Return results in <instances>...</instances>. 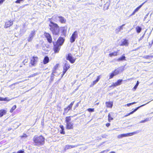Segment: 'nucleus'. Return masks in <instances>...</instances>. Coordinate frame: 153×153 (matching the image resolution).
Returning a JSON list of instances; mask_svg holds the SVG:
<instances>
[{
    "label": "nucleus",
    "instance_id": "1",
    "mask_svg": "<svg viewBox=\"0 0 153 153\" xmlns=\"http://www.w3.org/2000/svg\"><path fill=\"white\" fill-rule=\"evenodd\" d=\"M33 140L34 145L39 146L44 145L45 143V138L42 135H35L33 138Z\"/></svg>",
    "mask_w": 153,
    "mask_h": 153
},
{
    "label": "nucleus",
    "instance_id": "2",
    "mask_svg": "<svg viewBox=\"0 0 153 153\" xmlns=\"http://www.w3.org/2000/svg\"><path fill=\"white\" fill-rule=\"evenodd\" d=\"M49 26L50 27L49 29L53 35H58L59 33V27L58 25L55 23L51 21Z\"/></svg>",
    "mask_w": 153,
    "mask_h": 153
},
{
    "label": "nucleus",
    "instance_id": "3",
    "mask_svg": "<svg viewBox=\"0 0 153 153\" xmlns=\"http://www.w3.org/2000/svg\"><path fill=\"white\" fill-rule=\"evenodd\" d=\"M74 116H68L65 117V122L66 123L65 128L67 130L72 129L74 128V124L71 121V118Z\"/></svg>",
    "mask_w": 153,
    "mask_h": 153
},
{
    "label": "nucleus",
    "instance_id": "4",
    "mask_svg": "<svg viewBox=\"0 0 153 153\" xmlns=\"http://www.w3.org/2000/svg\"><path fill=\"white\" fill-rule=\"evenodd\" d=\"M38 57L37 56H32L30 59L29 66L32 67L35 66L38 62Z\"/></svg>",
    "mask_w": 153,
    "mask_h": 153
},
{
    "label": "nucleus",
    "instance_id": "5",
    "mask_svg": "<svg viewBox=\"0 0 153 153\" xmlns=\"http://www.w3.org/2000/svg\"><path fill=\"white\" fill-rule=\"evenodd\" d=\"M139 132V131H137L131 133L121 134L118 135L117 136V137L118 138H121L123 137H127L128 136H132L134 134L138 133Z\"/></svg>",
    "mask_w": 153,
    "mask_h": 153
},
{
    "label": "nucleus",
    "instance_id": "6",
    "mask_svg": "<svg viewBox=\"0 0 153 153\" xmlns=\"http://www.w3.org/2000/svg\"><path fill=\"white\" fill-rule=\"evenodd\" d=\"M44 37L46 39L48 42L49 43H52V38L51 34L45 32L44 33Z\"/></svg>",
    "mask_w": 153,
    "mask_h": 153
},
{
    "label": "nucleus",
    "instance_id": "7",
    "mask_svg": "<svg viewBox=\"0 0 153 153\" xmlns=\"http://www.w3.org/2000/svg\"><path fill=\"white\" fill-rule=\"evenodd\" d=\"M70 65L68 63H65L63 66L62 73V74L61 77H62L65 74L67 71L70 68Z\"/></svg>",
    "mask_w": 153,
    "mask_h": 153
},
{
    "label": "nucleus",
    "instance_id": "8",
    "mask_svg": "<svg viewBox=\"0 0 153 153\" xmlns=\"http://www.w3.org/2000/svg\"><path fill=\"white\" fill-rule=\"evenodd\" d=\"M66 59L72 64L74 63L76 59V58L74 57L71 53H69L67 54L66 57Z\"/></svg>",
    "mask_w": 153,
    "mask_h": 153
},
{
    "label": "nucleus",
    "instance_id": "9",
    "mask_svg": "<svg viewBox=\"0 0 153 153\" xmlns=\"http://www.w3.org/2000/svg\"><path fill=\"white\" fill-rule=\"evenodd\" d=\"M74 101H73L71 102V103L67 107L64 108V112L63 113V114H65L68 113L70 110H71L73 105L74 103Z\"/></svg>",
    "mask_w": 153,
    "mask_h": 153
},
{
    "label": "nucleus",
    "instance_id": "10",
    "mask_svg": "<svg viewBox=\"0 0 153 153\" xmlns=\"http://www.w3.org/2000/svg\"><path fill=\"white\" fill-rule=\"evenodd\" d=\"M77 33L76 31H75L72 34L70 38V42L72 43L74 42L75 39L77 36Z\"/></svg>",
    "mask_w": 153,
    "mask_h": 153
},
{
    "label": "nucleus",
    "instance_id": "11",
    "mask_svg": "<svg viewBox=\"0 0 153 153\" xmlns=\"http://www.w3.org/2000/svg\"><path fill=\"white\" fill-rule=\"evenodd\" d=\"M60 48V46L58 44H53V50L54 51V53H58Z\"/></svg>",
    "mask_w": 153,
    "mask_h": 153
},
{
    "label": "nucleus",
    "instance_id": "12",
    "mask_svg": "<svg viewBox=\"0 0 153 153\" xmlns=\"http://www.w3.org/2000/svg\"><path fill=\"white\" fill-rule=\"evenodd\" d=\"M13 20H8L6 21L5 23L4 27L5 28H7L10 27L13 24Z\"/></svg>",
    "mask_w": 153,
    "mask_h": 153
},
{
    "label": "nucleus",
    "instance_id": "13",
    "mask_svg": "<svg viewBox=\"0 0 153 153\" xmlns=\"http://www.w3.org/2000/svg\"><path fill=\"white\" fill-rule=\"evenodd\" d=\"M149 102H147V103H146V104H143V105H140V106H139L136 108L134 110H133V111H131V112L129 113H128V114H127L126 115H125L124 117H127V116L129 115H130L131 114H133L134 112H135L140 107H142L143 106H144L146 105V104L149 103Z\"/></svg>",
    "mask_w": 153,
    "mask_h": 153
},
{
    "label": "nucleus",
    "instance_id": "14",
    "mask_svg": "<svg viewBox=\"0 0 153 153\" xmlns=\"http://www.w3.org/2000/svg\"><path fill=\"white\" fill-rule=\"evenodd\" d=\"M35 33L36 31L35 30L31 31L28 39V42H31L32 40L33 37L35 35Z\"/></svg>",
    "mask_w": 153,
    "mask_h": 153
},
{
    "label": "nucleus",
    "instance_id": "15",
    "mask_svg": "<svg viewBox=\"0 0 153 153\" xmlns=\"http://www.w3.org/2000/svg\"><path fill=\"white\" fill-rule=\"evenodd\" d=\"M105 104L106 108H111L113 106V102L112 101H107L105 102Z\"/></svg>",
    "mask_w": 153,
    "mask_h": 153
},
{
    "label": "nucleus",
    "instance_id": "16",
    "mask_svg": "<svg viewBox=\"0 0 153 153\" xmlns=\"http://www.w3.org/2000/svg\"><path fill=\"white\" fill-rule=\"evenodd\" d=\"M101 78V75H99L97 76L96 79L93 81L90 85V87H91L93 86L97 82H98Z\"/></svg>",
    "mask_w": 153,
    "mask_h": 153
},
{
    "label": "nucleus",
    "instance_id": "17",
    "mask_svg": "<svg viewBox=\"0 0 153 153\" xmlns=\"http://www.w3.org/2000/svg\"><path fill=\"white\" fill-rule=\"evenodd\" d=\"M64 39L63 38L61 37H59L57 40L56 44L59 45H61L63 43Z\"/></svg>",
    "mask_w": 153,
    "mask_h": 153
},
{
    "label": "nucleus",
    "instance_id": "18",
    "mask_svg": "<svg viewBox=\"0 0 153 153\" xmlns=\"http://www.w3.org/2000/svg\"><path fill=\"white\" fill-rule=\"evenodd\" d=\"M62 33L64 36H65L66 33L67 31V27L66 26L61 27Z\"/></svg>",
    "mask_w": 153,
    "mask_h": 153
},
{
    "label": "nucleus",
    "instance_id": "19",
    "mask_svg": "<svg viewBox=\"0 0 153 153\" xmlns=\"http://www.w3.org/2000/svg\"><path fill=\"white\" fill-rule=\"evenodd\" d=\"M77 146L67 145L65 146L64 150H66L72 148H75Z\"/></svg>",
    "mask_w": 153,
    "mask_h": 153
},
{
    "label": "nucleus",
    "instance_id": "20",
    "mask_svg": "<svg viewBox=\"0 0 153 153\" xmlns=\"http://www.w3.org/2000/svg\"><path fill=\"white\" fill-rule=\"evenodd\" d=\"M59 19V21L62 24L65 23L66 22V19L64 17L60 16L58 17Z\"/></svg>",
    "mask_w": 153,
    "mask_h": 153
},
{
    "label": "nucleus",
    "instance_id": "21",
    "mask_svg": "<svg viewBox=\"0 0 153 153\" xmlns=\"http://www.w3.org/2000/svg\"><path fill=\"white\" fill-rule=\"evenodd\" d=\"M114 113L113 112H111L109 113L108 115V122H110L111 120H113L114 119V117L113 116L112 114H113Z\"/></svg>",
    "mask_w": 153,
    "mask_h": 153
},
{
    "label": "nucleus",
    "instance_id": "22",
    "mask_svg": "<svg viewBox=\"0 0 153 153\" xmlns=\"http://www.w3.org/2000/svg\"><path fill=\"white\" fill-rule=\"evenodd\" d=\"M119 50H118L117 51H114L113 52H112L110 53L108 56L110 57H112L113 56H116L118 55V53Z\"/></svg>",
    "mask_w": 153,
    "mask_h": 153
},
{
    "label": "nucleus",
    "instance_id": "23",
    "mask_svg": "<svg viewBox=\"0 0 153 153\" xmlns=\"http://www.w3.org/2000/svg\"><path fill=\"white\" fill-rule=\"evenodd\" d=\"M128 40L126 39H124L123 41L122 42L121 44L120 45V46H128Z\"/></svg>",
    "mask_w": 153,
    "mask_h": 153
},
{
    "label": "nucleus",
    "instance_id": "24",
    "mask_svg": "<svg viewBox=\"0 0 153 153\" xmlns=\"http://www.w3.org/2000/svg\"><path fill=\"white\" fill-rule=\"evenodd\" d=\"M59 127L61 128V130L60 131V134H65V128L63 126V125H60L59 126Z\"/></svg>",
    "mask_w": 153,
    "mask_h": 153
},
{
    "label": "nucleus",
    "instance_id": "25",
    "mask_svg": "<svg viewBox=\"0 0 153 153\" xmlns=\"http://www.w3.org/2000/svg\"><path fill=\"white\" fill-rule=\"evenodd\" d=\"M49 61V57L47 56L45 57L43 60V63L44 64L48 63Z\"/></svg>",
    "mask_w": 153,
    "mask_h": 153
},
{
    "label": "nucleus",
    "instance_id": "26",
    "mask_svg": "<svg viewBox=\"0 0 153 153\" xmlns=\"http://www.w3.org/2000/svg\"><path fill=\"white\" fill-rule=\"evenodd\" d=\"M7 111L6 110L2 109L0 110V117H1L6 114Z\"/></svg>",
    "mask_w": 153,
    "mask_h": 153
},
{
    "label": "nucleus",
    "instance_id": "27",
    "mask_svg": "<svg viewBox=\"0 0 153 153\" xmlns=\"http://www.w3.org/2000/svg\"><path fill=\"white\" fill-rule=\"evenodd\" d=\"M147 2V1H145V2H143L142 4L139 5L134 10V11L136 12L138 11L139 9L142 7V6L146 2Z\"/></svg>",
    "mask_w": 153,
    "mask_h": 153
},
{
    "label": "nucleus",
    "instance_id": "28",
    "mask_svg": "<svg viewBox=\"0 0 153 153\" xmlns=\"http://www.w3.org/2000/svg\"><path fill=\"white\" fill-rule=\"evenodd\" d=\"M135 30L136 32L138 33H139L141 32L142 29L140 27L137 26L136 27Z\"/></svg>",
    "mask_w": 153,
    "mask_h": 153
},
{
    "label": "nucleus",
    "instance_id": "29",
    "mask_svg": "<svg viewBox=\"0 0 153 153\" xmlns=\"http://www.w3.org/2000/svg\"><path fill=\"white\" fill-rule=\"evenodd\" d=\"M112 72L113 73H114V74L115 76L118 74L120 73L119 70L118 69H115Z\"/></svg>",
    "mask_w": 153,
    "mask_h": 153
},
{
    "label": "nucleus",
    "instance_id": "30",
    "mask_svg": "<svg viewBox=\"0 0 153 153\" xmlns=\"http://www.w3.org/2000/svg\"><path fill=\"white\" fill-rule=\"evenodd\" d=\"M125 57L123 55L121 57L118 58L117 60L119 61H120L123 60H125Z\"/></svg>",
    "mask_w": 153,
    "mask_h": 153
},
{
    "label": "nucleus",
    "instance_id": "31",
    "mask_svg": "<svg viewBox=\"0 0 153 153\" xmlns=\"http://www.w3.org/2000/svg\"><path fill=\"white\" fill-rule=\"evenodd\" d=\"M54 76H55V75L54 74H51V78L50 79V82H52L53 81Z\"/></svg>",
    "mask_w": 153,
    "mask_h": 153
},
{
    "label": "nucleus",
    "instance_id": "32",
    "mask_svg": "<svg viewBox=\"0 0 153 153\" xmlns=\"http://www.w3.org/2000/svg\"><path fill=\"white\" fill-rule=\"evenodd\" d=\"M16 105H14L13 106L11 109L10 110V113H12L13 111L16 109Z\"/></svg>",
    "mask_w": 153,
    "mask_h": 153
},
{
    "label": "nucleus",
    "instance_id": "33",
    "mask_svg": "<svg viewBox=\"0 0 153 153\" xmlns=\"http://www.w3.org/2000/svg\"><path fill=\"white\" fill-rule=\"evenodd\" d=\"M117 86H118L117 84L115 82V83H113L111 85L109 86V87L110 88H114Z\"/></svg>",
    "mask_w": 153,
    "mask_h": 153
},
{
    "label": "nucleus",
    "instance_id": "34",
    "mask_svg": "<svg viewBox=\"0 0 153 153\" xmlns=\"http://www.w3.org/2000/svg\"><path fill=\"white\" fill-rule=\"evenodd\" d=\"M125 25V24H123L121 26H120L118 29H116V30H117V32H119L121 30L123 29V27Z\"/></svg>",
    "mask_w": 153,
    "mask_h": 153
},
{
    "label": "nucleus",
    "instance_id": "35",
    "mask_svg": "<svg viewBox=\"0 0 153 153\" xmlns=\"http://www.w3.org/2000/svg\"><path fill=\"white\" fill-rule=\"evenodd\" d=\"M123 81L122 79H119L117 80V82H116L117 84V85H120L121 83V82Z\"/></svg>",
    "mask_w": 153,
    "mask_h": 153
},
{
    "label": "nucleus",
    "instance_id": "36",
    "mask_svg": "<svg viewBox=\"0 0 153 153\" xmlns=\"http://www.w3.org/2000/svg\"><path fill=\"white\" fill-rule=\"evenodd\" d=\"M114 76H115V75H114V73H113V72H112L110 74V75L109 76V79H111L112 78L114 77Z\"/></svg>",
    "mask_w": 153,
    "mask_h": 153
},
{
    "label": "nucleus",
    "instance_id": "37",
    "mask_svg": "<svg viewBox=\"0 0 153 153\" xmlns=\"http://www.w3.org/2000/svg\"><path fill=\"white\" fill-rule=\"evenodd\" d=\"M59 64H56L54 67H53V69H55V70H57L58 68H59Z\"/></svg>",
    "mask_w": 153,
    "mask_h": 153
},
{
    "label": "nucleus",
    "instance_id": "38",
    "mask_svg": "<svg viewBox=\"0 0 153 153\" xmlns=\"http://www.w3.org/2000/svg\"><path fill=\"white\" fill-rule=\"evenodd\" d=\"M139 85V82L138 81H137L135 85L134 86V87L133 88V89L134 90H135L137 88V86H138Z\"/></svg>",
    "mask_w": 153,
    "mask_h": 153
},
{
    "label": "nucleus",
    "instance_id": "39",
    "mask_svg": "<svg viewBox=\"0 0 153 153\" xmlns=\"http://www.w3.org/2000/svg\"><path fill=\"white\" fill-rule=\"evenodd\" d=\"M38 74L37 73H35L33 74H31L27 77L28 78H30L31 77H34Z\"/></svg>",
    "mask_w": 153,
    "mask_h": 153
},
{
    "label": "nucleus",
    "instance_id": "40",
    "mask_svg": "<svg viewBox=\"0 0 153 153\" xmlns=\"http://www.w3.org/2000/svg\"><path fill=\"white\" fill-rule=\"evenodd\" d=\"M87 110L89 112H94V108H88Z\"/></svg>",
    "mask_w": 153,
    "mask_h": 153
},
{
    "label": "nucleus",
    "instance_id": "41",
    "mask_svg": "<svg viewBox=\"0 0 153 153\" xmlns=\"http://www.w3.org/2000/svg\"><path fill=\"white\" fill-rule=\"evenodd\" d=\"M137 102H131V103H128L126 105L128 106H130L131 105L136 104Z\"/></svg>",
    "mask_w": 153,
    "mask_h": 153
},
{
    "label": "nucleus",
    "instance_id": "42",
    "mask_svg": "<svg viewBox=\"0 0 153 153\" xmlns=\"http://www.w3.org/2000/svg\"><path fill=\"white\" fill-rule=\"evenodd\" d=\"M24 0H16L15 2L17 4H20L21 2H23Z\"/></svg>",
    "mask_w": 153,
    "mask_h": 153
},
{
    "label": "nucleus",
    "instance_id": "43",
    "mask_svg": "<svg viewBox=\"0 0 153 153\" xmlns=\"http://www.w3.org/2000/svg\"><path fill=\"white\" fill-rule=\"evenodd\" d=\"M27 135L25 133H24L22 135L20 136V137L21 138H22L23 137L26 138L27 137Z\"/></svg>",
    "mask_w": 153,
    "mask_h": 153
},
{
    "label": "nucleus",
    "instance_id": "44",
    "mask_svg": "<svg viewBox=\"0 0 153 153\" xmlns=\"http://www.w3.org/2000/svg\"><path fill=\"white\" fill-rule=\"evenodd\" d=\"M10 100H11V99H9L8 97H6L4 98L3 101H9Z\"/></svg>",
    "mask_w": 153,
    "mask_h": 153
},
{
    "label": "nucleus",
    "instance_id": "45",
    "mask_svg": "<svg viewBox=\"0 0 153 153\" xmlns=\"http://www.w3.org/2000/svg\"><path fill=\"white\" fill-rule=\"evenodd\" d=\"M149 120V119L148 118H146V119H145L144 120H141L140 122V123H144V122H145L147 121H148V120Z\"/></svg>",
    "mask_w": 153,
    "mask_h": 153
},
{
    "label": "nucleus",
    "instance_id": "46",
    "mask_svg": "<svg viewBox=\"0 0 153 153\" xmlns=\"http://www.w3.org/2000/svg\"><path fill=\"white\" fill-rule=\"evenodd\" d=\"M17 153H24V151L21 150L18 151Z\"/></svg>",
    "mask_w": 153,
    "mask_h": 153
},
{
    "label": "nucleus",
    "instance_id": "47",
    "mask_svg": "<svg viewBox=\"0 0 153 153\" xmlns=\"http://www.w3.org/2000/svg\"><path fill=\"white\" fill-rule=\"evenodd\" d=\"M56 70L53 68L52 71V74H54V73H56Z\"/></svg>",
    "mask_w": 153,
    "mask_h": 153
},
{
    "label": "nucleus",
    "instance_id": "48",
    "mask_svg": "<svg viewBox=\"0 0 153 153\" xmlns=\"http://www.w3.org/2000/svg\"><path fill=\"white\" fill-rule=\"evenodd\" d=\"M144 34H143L139 39V41L142 40L144 37Z\"/></svg>",
    "mask_w": 153,
    "mask_h": 153
},
{
    "label": "nucleus",
    "instance_id": "49",
    "mask_svg": "<svg viewBox=\"0 0 153 153\" xmlns=\"http://www.w3.org/2000/svg\"><path fill=\"white\" fill-rule=\"evenodd\" d=\"M105 125L107 127H108L110 125V124L108 123H107Z\"/></svg>",
    "mask_w": 153,
    "mask_h": 153
},
{
    "label": "nucleus",
    "instance_id": "50",
    "mask_svg": "<svg viewBox=\"0 0 153 153\" xmlns=\"http://www.w3.org/2000/svg\"><path fill=\"white\" fill-rule=\"evenodd\" d=\"M5 0H0V4H2Z\"/></svg>",
    "mask_w": 153,
    "mask_h": 153
},
{
    "label": "nucleus",
    "instance_id": "51",
    "mask_svg": "<svg viewBox=\"0 0 153 153\" xmlns=\"http://www.w3.org/2000/svg\"><path fill=\"white\" fill-rule=\"evenodd\" d=\"M136 12L134 11H133V12L131 14L130 16H132L133 15H134V14Z\"/></svg>",
    "mask_w": 153,
    "mask_h": 153
},
{
    "label": "nucleus",
    "instance_id": "52",
    "mask_svg": "<svg viewBox=\"0 0 153 153\" xmlns=\"http://www.w3.org/2000/svg\"><path fill=\"white\" fill-rule=\"evenodd\" d=\"M4 98L0 97V101H3Z\"/></svg>",
    "mask_w": 153,
    "mask_h": 153
},
{
    "label": "nucleus",
    "instance_id": "53",
    "mask_svg": "<svg viewBox=\"0 0 153 153\" xmlns=\"http://www.w3.org/2000/svg\"><path fill=\"white\" fill-rule=\"evenodd\" d=\"M79 105V103H77L75 105L76 107H77Z\"/></svg>",
    "mask_w": 153,
    "mask_h": 153
},
{
    "label": "nucleus",
    "instance_id": "54",
    "mask_svg": "<svg viewBox=\"0 0 153 153\" xmlns=\"http://www.w3.org/2000/svg\"><path fill=\"white\" fill-rule=\"evenodd\" d=\"M27 59H25L24 60L23 62H25L26 61V62H27Z\"/></svg>",
    "mask_w": 153,
    "mask_h": 153
},
{
    "label": "nucleus",
    "instance_id": "55",
    "mask_svg": "<svg viewBox=\"0 0 153 153\" xmlns=\"http://www.w3.org/2000/svg\"><path fill=\"white\" fill-rule=\"evenodd\" d=\"M110 153H115V152H111Z\"/></svg>",
    "mask_w": 153,
    "mask_h": 153
},
{
    "label": "nucleus",
    "instance_id": "56",
    "mask_svg": "<svg viewBox=\"0 0 153 153\" xmlns=\"http://www.w3.org/2000/svg\"><path fill=\"white\" fill-rule=\"evenodd\" d=\"M27 5H28V4H27L24 5V6H27Z\"/></svg>",
    "mask_w": 153,
    "mask_h": 153
},
{
    "label": "nucleus",
    "instance_id": "57",
    "mask_svg": "<svg viewBox=\"0 0 153 153\" xmlns=\"http://www.w3.org/2000/svg\"><path fill=\"white\" fill-rule=\"evenodd\" d=\"M98 104H99V103H97V105H98Z\"/></svg>",
    "mask_w": 153,
    "mask_h": 153
},
{
    "label": "nucleus",
    "instance_id": "58",
    "mask_svg": "<svg viewBox=\"0 0 153 153\" xmlns=\"http://www.w3.org/2000/svg\"><path fill=\"white\" fill-rule=\"evenodd\" d=\"M15 153V152H13V153Z\"/></svg>",
    "mask_w": 153,
    "mask_h": 153
}]
</instances>
